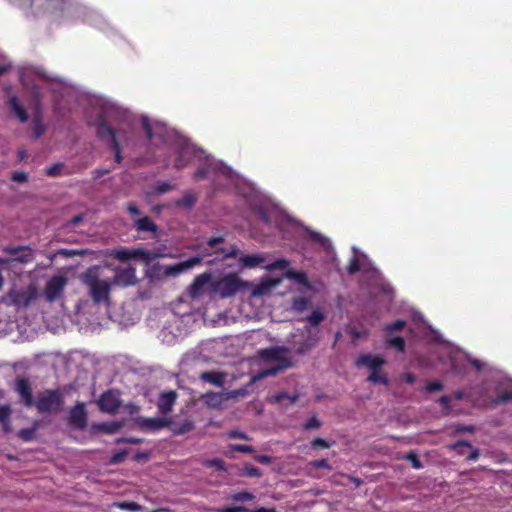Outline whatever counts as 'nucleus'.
Listing matches in <instances>:
<instances>
[{
    "mask_svg": "<svg viewBox=\"0 0 512 512\" xmlns=\"http://www.w3.org/2000/svg\"><path fill=\"white\" fill-rule=\"evenodd\" d=\"M212 255L206 248L203 249L201 255H195L182 262L172 265H163L156 262L149 265L145 270V276L150 282H158L166 279L176 278L179 275L188 272L194 267L202 264L205 256Z\"/></svg>",
    "mask_w": 512,
    "mask_h": 512,
    "instance_id": "obj_1",
    "label": "nucleus"
},
{
    "mask_svg": "<svg viewBox=\"0 0 512 512\" xmlns=\"http://www.w3.org/2000/svg\"><path fill=\"white\" fill-rule=\"evenodd\" d=\"M251 286L252 282L242 279L235 272L221 274L217 277L213 276L212 297L233 298L236 294L246 291Z\"/></svg>",
    "mask_w": 512,
    "mask_h": 512,
    "instance_id": "obj_2",
    "label": "nucleus"
},
{
    "mask_svg": "<svg viewBox=\"0 0 512 512\" xmlns=\"http://www.w3.org/2000/svg\"><path fill=\"white\" fill-rule=\"evenodd\" d=\"M83 283L88 286L89 294L95 303L109 301L112 283L109 280H100L98 267L89 268L82 276Z\"/></svg>",
    "mask_w": 512,
    "mask_h": 512,
    "instance_id": "obj_3",
    "label": "nucleus"
},
{
    "mask_svg": "<svg viewBox=\"0 0 512 512\" xmlns=\"http://www.w3.org/2000/svg\"><path fill=\"white\" fill-rule=\"evenodd\" d=\"M281 352H282V350L277 347H270V348L262 349L258 352L259 357L261 359L268 360V361H271V360L278 361L279 363H278V365H276L274 367H270V368L263 369V370L259 371L257 373V375H255L252 378V382L264 379L266 377L275 376L278 373L282 372V370H284L285 368L291 367L292 364L289 359L280 357Z\"/></svg>",
    "mask_w": 512,
    "mask_h": 512,
    "instance_id": "obj_4",
    "label": "nucleus"
},
{
    "mask_svg": "<svg viewBox=\"0 0 512 512\" xmlns=\"http://www.w3.org/2000/svg\"><path fill=\"white\" fill-rule=\"evenodd\" d=\"M213 273L205 271L195 276L186 288V295L192 300H199L205 295L212 297Z\"/></svg>",
    "mask_w": 512,
    "mask_h": 512,
    "instance_id": "obj_5",
    "label": "nucleus"
},
{
    "mask_svg": "<svg viewBox=\"0 0 512 512\" xmlns=\"http://www.w3.org/2000/svg\"><path fill=\"white\" fill-rule=\"evenodd\" d=\"M63 404L59 390H45L37 395L33 406L39 413H57Z\"/></svg>",
    "mask_w": 512,
    "mask_h": 512,
    "instance_id": "obj_6",
    "label": "nucleus"
},
{
    "mask_svg": "<svg viewBox=\"0 0 512 512\" xmlns=\"http://www.w3.org/2000/svg\"><path fill=\"white\" fill-rule=\"evenodd\" d=\"M114 276L111 280L112 285L121 288H127L137 283L136 268L133 266L116 267L113 269Z\"/></svg>",
    "mask_w": 512,
    "mask_h": 512,
    "instance_id": "obj_7",
    "label": "nucleus"
},
{
    "mask_svg": "<svg viewBox=\"0 0 512 512\" xmlns=\"http://www.w3.org/2000/svg\"><path fill=\"white\" fill-rule=\"evenodd\" d=\"M195 147L185 138L179 137L177 144V157L174 166L178 169L185 167L195 156Z\"/></svg>",
    "mask_w": 512,
    "mask_h": 512,
    "instance_id": "obj_8",
    "label": "nucleus"
},
{
    "mask_svg": "<svg viewBox=\"0 0 512 512\" xmlns=\"http://www.w3.org/2000/svg\"><path fill=\"white\" fill-rule=\"evenodd\" d=\"M98 407L102 412L114 414L121 406V399L116 390H108L101 394L97 401Z\"/></svg>",
    "mask_w": 512,
    "mask_h": 512,
    "instance_id": "obj_9",
    "label": "nucleus"
},
{
    "mask_svg": "<svg viewBox=\"0 0 512 512\" xmlns=\"http://www.w3.org/2000/svg\"><path fill=\"white\" fill-rule=\"evenodd\" d=\"M67 284V279L64 276H53L46 284L44 295L48 302L56 301L63 293Z\"/></svg>",
    "mask_w": 512,
    "mask_h": 512,
    "instance_id": "obj_10",
    "label": "nucleus"
},
{
    "mask_svg": "<svg viewBox=\"0 0 512 512\" xmlns=\"http://www.w3.org/2000/svg\"><path fill=\"white\" fill-rule=\"evenodd\" d=\"M281 283L280 278L263 277L258 284L252 282V286L247 289L250 291L251 297H263L271 293L272 289Z\"/></svg>",
    "mask_w": 512,
    "mask_h": 512,
    "instance_id": "obj_11",
    "label": "nucleus"
},
{
    "mask_svg": "<svg viewBox=\"0 0 512 512\" xmlns=\"http://www.w3.org/2000/svg\"><path fill=\"white\" fill-rule=\"evenodd\" d=\"M68 423L77 430H84L87 426V411L85 404L78 402L71 408L68 416Z\"/></svg>",
    "mask_w": 512,
    "mask_h": 512,
    "instance_id": "obj_12",
    "label": "nucleus"
},
{
    "mask_svg": "<svg viewBox=\"0 0 512 512\" xmlns=\"http://www.w3.org/2000/svg\"><path fill=\"white\" fill-rule=\"evenodd\" d=\"M32 323L33 322H0V338L13 334V328L15 327L17 330V336L14 340L29 339L31 335L26 334V331L27 327Z\"/></svg>",
    "mask_w": 512,
    "mask_h": 512,
    "instance_id": "obj_13",
    "label": "nucleus"
},
{
    "mask_svg": "<svg viewBox=\"0 0 512 512\" xmlns=\"http://www.w3.org/2000/svg\"><path fill=\"white\" fill-rule=\"evenodd\" d=\"M3 251L11 256H14L12 261L22 264L30 263L34 259V251L29 246H7Z\"/></svg>",
    "mask_w": 512,
    "mask_h": 512,
    "instance_id": "obj_14",
    "label": "nucleus"
},
{
    "mask_svg": "<svg viewBox=\"0 0 512 512\" xmlns=\"http://www.w3.org/2000/svg\"><path fill=\"white\" fill-rule=\"evenodd\" d=\"M15 391L19 394L21 402L26 407H32L34 404L32 388L28 379L17 378L15 382Z\"/></svg>",
    "mask_w": 512,
    "mask_h": 512,
    "instance_id": "obj_15",
    "label": "nucleus"
},
{
    "mask_svg": "<svg viewBox=\"0 0 512 512\" xmlns=\"http://www.w3.org/2000/svg\"><path fill=\"white\" fill-rule=\"evenodd\" d=\"M405 324H406V322H394L392 325H389L386 327V331L389 336L386 339L387 346L395 348L399 352H404V350H405L404 339L400 336L392 337L390 335L394 331L402 330L404 328Z\"/></svg>",
    "mask_w": 512,
    "mask_h": 512,
    "instance_id": "obj_16",
    "label": "nucleus"
},
{
    "mask_svg": "<svg viewBox=\"0 0 512 512\" xmlns=\"http://www.w3.org/2000/svg\"><path fill=\"white\" fill-rule=\"evenodd\" d=\"M136 424L142 429L146 431H157L162 428H165L169 426V419L167 418H145V417H138L135 420Z\"/></svg>",
    "mask_w": 512,
    "mask_h": 512,
    "instance_id": "obj_17",
    "label": "nucleus"
},
{
    "mask_svg": "<svg viewBox=\"0 0 512 512\" xmlns=\"http://www.w3.org/2000/svg\"><path fill=\"white\" fill-rule=\"evenodd\" d=\"M184 334V329L179 325V322H168L159 334L161 340L165 343H173L178 337Z\"/></svg>",
    "mask_w": 512,
    "mask_h": 512,
    "instance_id": "obj_18",
    "label": "nucleus"
},
{
    "mask_svg": "<svg viewBox=\"0 0 512 512\" xmlns=\"http://www.w3.org/2000/svg\"><path fill=\"white\" fill-rule=\"evenodd\" d=\"M319 323L320 322L316 321L309 322L308 332L310 335L307 337V339H305L304 342L300 343L298 347L294 348L295 353L302 355L316 345L318 340L316 336V331L318 329Z\"/></svg>",
    "mask_w": 512,
    "mask_h": 512,
    "instance_id": "obj_19",
    "label": "nucleus"
},
{
    "mask_svg": "<svg viewBox=\"0 0 512 512\" xmlns=\"http://www.w3.org/2000/svg\"><path fill=\"white\" fill-rule=\"evenodd\" d=\"M176 399L177 393L173 390L161 393L157 402V408L159 412L164 415L170 413L176 402Z\"/></svg>",
    "mask_w": 512,
    "mask_h": 512,
    "instance_id": "obj_20",
    "label": "nucleus"
},
{
    "mask_svg": "<svg viewBox=\"0 0 512 512\" xmlns=\"http://www.w3.org/2000/svg\"><path fill=\"white\" fill-rule=\"evenodd\" d=\"M385 364V360L379 356L373 357L370 354H361L356 362L355 366L360 368L362 366L367 367L372 373L374 370L381 368Z\"/></svg>",
    "mask_w": 512,
    "mask_h": 512,
    "instance_id": "obj_21",
    "label": "nucleus"
},
{
    "mask_svg": "<svg viewBox=\"0 0 512 512\" xmlns=\"http://www.w3.org/2000/svg\"><path fill=\"white\" fill-rule=\"evenodd\" d=\"M9 110L18 118L21 123L28 121V113L26 109L19 103L16 95H11L8 99Z\"/></svg>",
    "mask_w": 512,
    "mask_h": 512,
    "instance_id": "obj_22",
    "label": "nucleus"
},
{
    "mask_svg": "<svg viewBox=\"0 0 512 512\" xmlns=\"http://www.w3.org/2000/svg\"><path fill=\"white\" fill-rule=\"evenodd\" d=\"M207 407L212 409H221L223 402L226 401L225 393L207 392L201 396Z\"/></svg>",
    "mask_w": 512,
    "mask_h": 512,
    "instance_id": "obj_23",
    "label": "nucleus"
},
{
    "mask_svg": "<svg viewBox=\"0 0 512 512\" xmlns=\"http://www.w3.org/2000/svg\"><path fill=\"white\" fill-rule=\"evenodd\" d=\"M161 257H168V258L174 259V258H176V255H174L172 253L161 254V253L153 252V251L143 249V248H136V259L142 260L148 266L150 265V263L153 260H155L157 258H161Z\"/></svg>",
    "mask_w": 512,
    "mask_h": 512,
    "instance_id": "obj_24",
    "label": "nucleus"
},
{
    "mask_svg": "<svg viewBox=\"0 0 512 512\" xmlns=\"http://www.w3.org/2000/svg\"><path fill=\"white\" fill-rule=\"evenodd\" d=\"M96 134L102 141L109 140L110 145L113 144L114 140H117L114 129L111 128L104 119H101L98 122L96 126Z\"/></svg>",
    "mask_w": 512,
    "mask_h": 512,
    "instance_id": "obj_25",
    "label": "nucleus"
},
{
    "mask_svg": "<svg viewBox=\"0 0 512 512\" xmlns=\"http://www.w3.org/2000/svg\"><path fill=\"white\" fill-rule=\"evenodd\" d=\"M283 276L288 278V279H290V280L295 281L299 285H302L308 291H313V286L310 283V281H309V279H308V277H307L305 272H303V271H296V270L290 269V270L284 271Z\"/></svg>",
    "mask_w": 512,
    "mask_h": 512,
    "instance_id": "obj_26",
    "label": "nucleus"
},
{
    "mask_svg": "<svg viewBox=\"0 0 512 512\" xmlns=\"http://www.w3.org/2000/svg\"><path fill=\"white\" fill-rule=\"evenodd\" d=\"M142 126H143V130L145 132V135L147 137L148 140H152L154 139L155 137H158L160 138V140L164 143H167L168 142V137H169V134L170 132L164 128V127H159V131L158 132H154L149 121L147 119H145L142 123Z\"/></svg>",
    "mask_w": 512,
    "mask_h": 512,
    "instance_id": "obj_27",
    "label": "nucleus"
},
{
    "mask_svg": "<svg viewBox=\"0 0 512 512\" xmlns=\"http://www.w3.org/2000/svg\"><path fill=\"white\" fill-rule=\"evenodd\" d=\"M168 428L174 435H183L192 431L195 428V425L191 419H185L181 423L169 419Z\"/></svg>",
    "mask_w": 512,
    "mask_h": 512,
    "instance_id": "obj_28",
    "label": "nucleus"
},
{
    "mask_svg": "<svg viewBox=\"0 0 512 512\" xmlns=\"http://www.w3.org/2000/svg\"><path fill=\"white\" fill-rule=\"evenodd\" d=\"M238 261L243 268H255L265 262V257L263 254L242 255Z\"/></svg>",
    "mask_w": 512,
    "mask_h": 512,
    "instance_id": "obj_29",
    "label": "nucleus"
},
{
    "mask_svg": "<svg viewBox=\"0 0 512 512\" xmlns=\"http://www.w3.org/2000/svg\"><path fill=\"white\" fill-rule=\"evenodd\" d=\"M46 131V125L43 123V116L39 106L32 119V132L34 139H39Z\"/></svg>",
    "mask_w": 512,
    "mask_h": 512,
    "instance_id": "obj_30",
    "label": "nucleus"
},
{
    "mask_svg": "<svg viewBox=\"0 0 512 512\" xmlns=\"http://www.w3.org/2000/svg\"><path fill=\"white\" fill-rule=\"evenodd\" d=\"M133 225L138 232L156 233L158 230L157 225L152 221V219L149 216L134 219Z\"/></svg>",
    "mask_w": 512,
    "mask_h": 512,
    "instance_id": "obj_31",
    "label": "nucleus"
},
{
    "mask_svg": "<svg viewBox=\"0 0 512 512\" xmlns=\"http://www.w3.org/2000/svg\"><path fill=\"white\" fill-rule=\"evenodd\" d=\"M124 426L123 421H112L93 424L92 429L106 434H115Z\"/></svg>",
    "mask_w": 512,
    "mask_h": 512,
    "instance_id": "obj_32",
    "label": "nucleus"
},
{
    "mask_svg": "<svg viewBox=\"0 0 512 512\" xmlns=\"http://www.w3.org/2000/svg\"><path fill=\"white\" fill-rule=\"evenodd\" d=\"M226 376L223 372L208 371L200 374L199 378L207 383H210L216 387H223L224 377Z\"/></svg>",
    "mask_w": 512,
    "mask_h": 512,
    "instance_id": "obj_33",
    "label": "nucleus"
},
{
    "mask_svg": "<svg viewBox=\"0 0 512 512\" xmlns=\"http://www.w3.org/2000/svg\"><path fill=\"white\" fill-rule=\"evenodd\" d=\"M110 256L121 262H128L136 259V248L128 249L125 247L115 248L111 250Z\"/></svg>",
    "mask_w": 512,
    "mask_h": 512,
    "instance_id": "obj_34",
    "label": "nucleus"
},
{
    "mask_svg": "<svg viewBox=\"0 0 512 512\" xmlns=\"http://www.w3.org/2000/svg\"><path fill=\"white\" fill-rule=\"evenodd\" d=\"M423 329L425 330V338L431 342H434L443 346H450V342L446 340L438 331L434 330L431 326H426V322H421Z\"/></svg>",
    "mask_w": 512,
    "mask_h": 512,
    "instance_id": "obj_35",
    "label": "nucleus"
},
{
    "mask_svg": "<svg viewBox=\"0 0 512 512\" xmlns=\"http://www.w3.org/2000/svg\"><path fill=\"white\" fill-rule=\"evenodd\" d=\"M11 413H12V410L9 405L0 406V424L2 425L3 432L6 434L11 432V425H10Z\"/></svg>",
    "mask_w": 512,
    "mask_h": 512,
    "instance_id": "obj_36",
    "label": "nucleus"
},
{
    "mask_svg": "<svg viewBox=\"0 0 512 512\" xmlns=\"http://www.w3.org/2000/svg\"><path fill=\"white\" fill-rule=\"evenodd\" d=\"M367 381L372 384H382V385H388L389 379L387 375L383 372H381L380 368L374 370L367 378Z\"/></svg>",
    "mask_w": 512,
    "mask_h": 512,
    "instance_id": "obj_37",
    "label": "nucleus"
},
{
    "mask_svg": "<svg viewBox=\"0 0 512 512\" xmlns=\"http://www.w3.org/2000/svg\"><path fill=\"white\" fill-rule=\"evenodd\" d=\"M346 332L351 336L353 341L363 339L367 335V331L362 327H356L355 325L349 324Z\"/></svg>",
    "mask_w": 512,
    "mask_h": 512,
    "instance_id": "obj_38",
    "label": "nucleus"
},
{
    "mask_svg": "<svg viewBox=\"0 0 512 512\" xmlns=\"http://www.w3.org/2000/svg\"><path fill=\"white\" fill-rule=\"evenodd\" d=\"M309 305V299L303 296L294 297L292 300V308L297 312H303L307 310Z\"/></svg>",
    "mask_w": 512,
    "mask_h": 512,
    "instance_id": "obj_39",
    "label": "nucleus"
},
{
    "mask_svg": "<svg viewBox=\"0 0 512 512\" xmlns=\"http://www.w3.org/2000/svg\"><path fill=\"white\" fill-rule=\"evenodd\" d=\"M289 265H290V262L288 260L281 258V259L275 260L272 263L265 265L264 269L269 272H272L275 270H285L289 267Z\"/></svg>",
    "mask_w": 512,
    "mask_h": 512,
    "instance_id": "obj_40",
    "label": "nucleus"
},
{
    "mask_svg": "<svg viewBox=\"0 0 512 512\" xmlns=\"http://www.w3.org/2000/svg\"><path fill=\"white\" fill-rule=\"evenodd\" d=\"M197 202V197L194 194L187 193L180 200L176 201V206L191 209Z\"/></svg>",
    "mask_w": 512,
    "mask_h": 512,
    "instance_id": "obj_41",
    "label": "nucleus"
},
{
    "mask_svg": "<svg viewBox=\"0 0 512 512\" xmlns=\"http://www.w3.org/2000/svg\"><path fill=\"white\" fill-rule=\"evenodd\" d=\"M214 253L222 254L223 259L237 258L240 254V250L236 245L231 246L229 250L224 248H218L214 250Z\"/></svg>",
    "mask_w": 512,
    "mask_h": 512,
    "instance_id": "obj_42",
    "label": "nucleus"
},
{
    "mask_svg": "<svg viewBox=\"0 0 512 512\" xmlns=\"http://www.w3.org/2000/svg\"><path fill=\"white\" fill-rule=\"evenodd\" d=\"M297 398V395H289L286 392H281L276 395H273L271 401L274 403H281L283 400H288L289 404H293L296 402Z\"/></svg>",
    "mask_w": 512,
    "mask_h": 512,
    "instance_id": "obj_43",
    "label": "nucleus"
},
{
    "mask_svg": "<svg viewBox=\"0 0 512 512\" xmlns=\"http://www.w3.org/2000/svg\"><path fill=\"white\" fill-rule=\"evenodd\" d=\"M309 238L312 241H315V242L319 243L325 249L330 246L329 239L326 238L325 236H323L322 234L318 233V232L310 231L309 232Z\"/></svg>",
    "mask_w": 512,
    "mask_h": 512,
    "instance_id": "obj_44",
    "label": "nucleus"
},
{
    "mask_svg": "<svg viewBox=\"0 0 512 512\" xmlns=\"http://www.w3.org/2000/svg\"><path fill=\"white\" fill-rule=\"evenodd\" d=\"M173 188L174 186L170 182H158L153 188V193L156 195H161L171 191Z\"/></svg>",
    "mask_w": 512,
    "mask_h": 512,
    "instance_id": "obj_45",
    "label": "nucleus"
},
{
    "mask_svg": "<svg viewBox=\"0 0 512 512\" xmlns=\"http://www.w3.org/2000/svg\"><path fill=\"white\" fill-rule=\"evenodd\" d=\"M379 294H381L387 301H392L395 291L390 284H381L379 286Z\"/></svg>",
    "mask_w": 512,
    "mask_h": 512,
    "instance_id": "obj_46",
    "label": "nucleus"
},
{
    "mask_svg": "<svg viewBox=\"0 0 512 512\" xmlns=\"http://www.w3.org/2000/svg\"><path fill=\"white\" fill-rule=\"evenodd\" d=\"M224 393H225L226 401H228L230 399L237 400L239 398L245 397L248 394V390L245 387H243L240 389H235V390L224 392Z\"/></svg>",
    "mask_w": 512,
    "mask_h": 512,
    "instance_id": "obj_47",
    "label": "nucleus"
},
{
    "mask_svg": "<svg viewBox=\"0 0 512 512\" xmlns=\"http://www.w3.org/2000/svg\"><path fill=\"white\" fill-rule=\"evenodd\" d=\"M230 499L236 502L251 501L255 499V495L248 491H242L231 495Z\"/></svg>",
    "mask_w": 512,
    "mask_h": 512,
    "instance_id": "obj_48",
    "label": "nucleus"
},
{
    "mask_svg": "<svg viewBox=\"0 0 512 512\" xmlns=\"http://www.w3.org/2000/svg\"><path fill=\"white\" fill-rule=\"evenodd\" d=\"M35 433H36V427L21 429L18 432V437L20 439H22L23 441L28 442V441H31L34 439Z\"/></svg>",
    "mask_w": 512,
    "mask_h": 512,
    "instance_id": "obj_49",
    "label": "nucleus"
},
{
    "mask_svg": "<svg viewBox=\"0 0 512 512\" xmlns=\"http://www.w3.org/2000/svg\"><path fill=\"white\" fill-rule=\"evenodd\" d=\"M404 459L409 461L412 467L415 469H421L423 467L422 462L420 461L418 455L414 451H411L407 455H405Z\"/></svg>",
    "mask_w": 512,
    "mask_h": 512,
    "instance_id": "obj_50",
    "label": "nucleus"
},
{
    "mask_svg": "<svg viewBox=\"0 0 512 512\" xmlns=\"http://www.w3.org/2000/svg\"><path fill=\"white\" fill-rule=\"evenodd\" d=\"M360 261H359V258L357 256H353L349 263H348V266H347V272L350 274V275H354L356 274L357 272L360 271Z\"/></svg>",
    "mask_w": 512,
    "mask_h": 512,
    "instance_id": "obj_51",
    "label": "nucleus"
},
{
    "mask_svg": "<svg viewBox=\"0 0 512 512\" xmlns=\"http://www.w3.org/2000/svg\"><path fill=\"white\" fill-rule=\"evenodd\" d=\"M322 426V422L317 417H311L303 425L304 430H317Z\"/></svg>",
    "mask_w": 512,
    "mask_h": 512,
    "instance_id": "obj_52",
    "label": "nucleus"
},
{
    "mask_svg": "<svg viewBox=\"0 0 512 512\" xmlns=\"http://www.w3.org/2000/svg\"><path fill=\"white\" fill-rule=\"evenodd\" d=\"M127 454L128 451L126 449L118 451L111 456L109 463L113 465L120 464L125 460Z\"/></svg>",
    "mask_w": 512,
    "mask_h": 512,
    "instance_id": "obj_53",
    "label": "nucleus"
},
{
    "mask_svg": "<svg viewBox=\"0 0 512 512\" xmlns=\"http://www.w3.org/2000/svg\"><path fill=\"white\" fill-rule=\"evenodd\" d=\"M63 168L62 163H55L49 167L45 168V173L48 176L55 177L58 176L61 173V170Z\"/></svg>",
    "mask_w": 512,
    "mask_h": 512,
    "instance_id": "obj_54",
    "label": "nucleus"
},
{
    "mask_svg": "<svg viewBox=\"0 0 512 512\" xmlns=\"http://www.w3.org/2000/svg\"><path fill=\"white\" fill-rule=\"evenodd\" d=\"M511 401H512V391L498 395L493 400V403L495 405H501V404H506V403L511 402Z\"/></svg>",
    "mask_w": 512,
    "mask_h": 512,
    "instance_id": "obj_55",
    "label": "nucleus"
},
{
    "mask_svg": "<svg viewBox=\"0 0 512 512\" xmlns=\"http://www.w3.org/2000/svg\"><path fill=\"white\" fill-rule=\"evenodd\" d=\"M46 329L51 331L53 334L60 333L61 331H64L65 328L62 325V322H45Z\"/></svg>",
    "mask_w": 512,
    "mask_h": 512,
    "instance_id": "obj_56",
    "label": "nucleus"
},
{
    "mask_svg": "<svg viewBox=\"0 0 512 512\" xmlns=\"http://www.w3.org/2000/svg\"><path fill=\"white\" fill-rule=\"evenodd\" d=\"M451 449L456 450L458 454L464 455V449L463 448H470L472 449L471 444L468 441H458L455 444L450 446Z\"/></svg>",
    "mask_w": 512,
    "mask_h": 512,
    "instance_id": "obj_57",
    "label": "nucleus"
},
{
    "mask_svg": "<svg viewBox=\"0 0 512 512\" xmlns=\"http://www.w3.org/2000/svg\"><path fill=\"white\" fill-rule=\"evenodd\" d=\"M110 146H111V149L114 152L115 162L120 164L123 158H122V155H121V147H120V144H119L118 140H114L113 144H111Z\"/></svg>",
    "mask_w": 512,
    "mask_h": 512,
    "instance_id": "obj_58",
    "label": "nucleus"
},
{
    "mask_svg": "<svg viewBox=\"0 0 512 512\" xmlns=\"http://www.w3.org/2000/svg\"><path fill=\"white\" fill-rule=\"evenodd\" d=\"M230 447L235 452H240V453L254 452L253 446H250V445L234 444V445H231Z\"/></svg>",
    "mask_w": 512,
    "mask_h": 512,
    "instance_id": "obj_59",
    "label": "nucleus"
},
{
    "mask_svg": "<svg viewBox=\"0 0 512 512\" xmlns=\"http://www.w3.org/2000/svg\"><path fill=\"white\" fill-rule=\"evenodd\" d=\"M207 466L208 467H214L218 471H224L225 470L224 461L222 459H220V458H213V459L207 461Z\"/></svg>",
    "mask_w": 512,
    "mask_h": 512,
    "instance_id": "obj_60",
    "label": "nucleus"
},
{
    "mask_svg": "<svg viewBox=\"0 0 512 512\" xmlns=\"http://www.w3.org/2000/svg\"><path fill=\"white\" fill-rule=\"evenodd\" d=\"M208 173H209V168L207 166H202L194 172L193 177L196 180H202L207 177Z\"/></svg>",
    "mask_w": 512,
    "mask_h": 512,
    "instance_id": "obj_61",
    "label": "nucleus"
},
{
    "mask_svg": "<svg viewBox=\"0 0 512 512\" xmlns=\"http://www.w3.org/2000/svg\"><path fill=\"white\" fill-rule=\"evenodd\" d=\"M228 436L231 439H243V440H247V441L251 440V438L246 433L238 431V430H231L228 433Z\"/></svg>",
    "mask_w": 512,
    "mask_h": 512,
    "instance_id": "obj_62",
    "label": "nucleus"
},
{
    "mask_svg": "<svg viewBox=\"0 0 512 512\" xmlns=\"http://www.w3.org/2000/svg\"><path fill=\"white\" fill-rule=\"evenodd\" d=\"M216 512H249L250 510L243 506H235V507H223L217 508Z\"/></svg>",
    "mask_w": 512,
    "mask_h": 512,
    "instance_id": "obj_63",
    "label": "nucleus"
},
{
    "mask_svg": "<svg viewBox=\"0 0 512 512\" xmlns=\"http://www.w3.org/2000/svg\"><path fill=\"white\" fill-rule=\"evenodd\" d=\"M12 180L17 183H24L28 181V175L22 171H16L12 174Z\"/></svg>",
    "mask_w": 512,
    "mask_h": 512,
    "instance_id": "obj_64",
    "label": "nucleus"
}]
</instances>
